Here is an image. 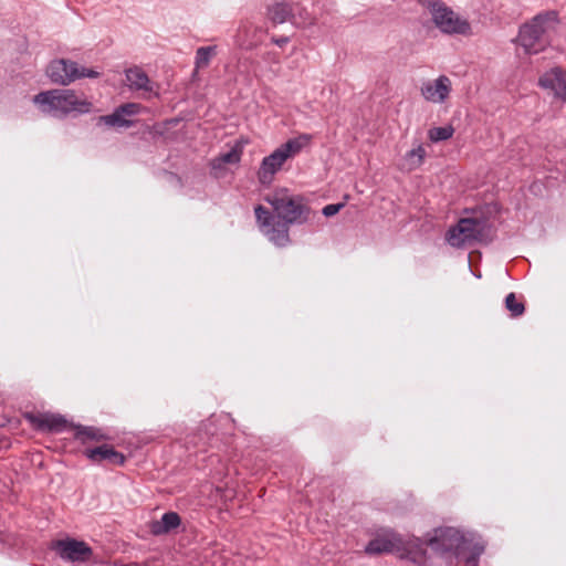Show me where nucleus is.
<instances>
[{
	"instance_id": "1",
	"label": "nucleus",
	"mask_w": 566,
	"mask_h": 566,
	"mask_svg": "<svg viewBox=\"0 0 566 566\" xmlns=\"http://www.w3.org/2000/svg\"><path fill=\"white\" fill-rule=\"evenodd\" d=\"M264 200L276 216L262 206L255 208V217L261 232L275 245L285 247L290 242L289 227L304 223L310 219L311 209L304 198L291 193L287 188H279L268 193Z\"/></svg>"
},
{
	"instance_id": "2",
	"label": "nucleus",
	"mask_w": 566,
	"mask_h": 566,
	"mask_svg": "<svg viewBox=\"0 0 566 566\" xmlns=\"http://www.w3.org/2000/svg\"><path fill=\"white\" fill-rule=\"evenodd\" d=\"M365 552L369 555L396 554L400 558L410 559L413 563L424 560L426 549L420 538L405 539L392 530H386L373 538L366 546Z\"/></svg>"
},
{
	"instance_id": "3",
	"label": "nucleus",
	"mask_w": 566,
	"mask_h": 566,
	"mask_svg": "<svg viewBox=\"0 0 566 566\" xmlns=\"http://www.w3.org/2000/svg\"><path fill=\"white\" fill-rule=\"evenodd\" d=\"M557 23V12L545 11L538 13L521 27L517 43L526 53L537 54L549 45V33L555 30Z\"/></svg>"
},
{
	"instance_id": "4",
	"label": "nucleus",
	"mask_w": 566,
	"mask_h": 566,
	"mask_svg": "<svg viewBox=\"0 0 566 566\" xmlns=\"http://www.w3.org/2000/svg\"><path fill=\"white\" fill-rule=\"evenodd\" d=\"M43 113L54 116H64L72 112L87 113L91 109V103L80 97L72 90H50L41 92L33 97Z\"/></svg>"
},
{
	"instance_id": "5",
	"label": "nucleus",
	"mask_w": 566,
	"mask_h": 566,
	"mask_svg": "<svg viewBox=\"0 0 566 566\" xmlns=\"http://www.w3.org/2000/svg\"><path fill=\"white\" fill-rule=\"evenodd\" d=\"M312 136L301 134L289 139L277 147L269 156L264 157L258 170V179L262 185L272 182L274 175L280 171L286 160L298 155L305 147L311 144Z\"/></svg>"
},
{
	"instance_id": "6",
	"label": "nucleus",
	"mask_w": 566,
	"mask_h": 566,
	"mask_svg": "<svg viewBox=\"0 0 566 566\" xmlns=\"http://www.w3.org/2000/svg\"><path fill=\"white\" fill-rule=\"evenodd\" d=\"M491 227L484 219L462 218L457 226L449 229L446 239L452 247L460 248L490 239Z\"/></svg>"
},
{
	"instance_id": "7",
	"label": "nucleus",
	"mask_w": 566,
	"mask_h": 566,
	"mask_svg": "<svg viewBox=\"0 0 566 566\" xmlns=\"http://www.w3.org/2000/svg\"><path fill=\"white\" fill-rule=\"evenodd\" d=\"M427 9L431 15L434 27L444 34L471 35L470 22L454 12L441 0H430Z\"/></svg>"
},
{
	"instance_id": "8",
	"label": "nucleus",
	"mask_w": 566,
	"mask_h": 566,
	"mask_svg": "<svg viewBox=\"0 0 566 566\" xmlns=\"http://www.w3.org/2000/svg\"><path fill=\"white\" fill-rule=\"evenodd\" d=\"M422 543L437 554H452L457 558L463 556L468 549V542L458 530L452 527L436 530L434 535Z\"/></svg>"
},
{
	"instance_id": "9",
	"label": "nucleus",
	"mask_w": 566,
	"mask_h": 566,
	"mask_svg": "<svg viewBox=\"0 0 566 566\" xmlns=\"http://www.w3.org/2000/svg\"><path fill=\"white\" fill-rule=\"evenodd\" d=\"M46 75L55 84L69 85L77 78H95L99 73L94 70L80 67L76 62L60 59L54 60L49 64L46 67Z\"/></svg>"
},
{
	"instance_id": "10",
	"label": "nucleus",
	"mask_w": 566,
	"mask_h": 566,
	"mask_svg": "<svg viewBox=\"0 0 566 566\" xmlns=\"http://www.w3.org/2000/svg\"><path fill=\"white\" fill-rule=\"evenodd\" d=\"M52 547L62 559L72 563H84L93 556L92 548L85 542L74 538L59 539Z\"/></svg>"
},
{
	"instance_id": "11",
	"label": "nucleus",
	"mask_w": 566,
	"mask_h": 566,
	"mask_svg": "<svg viewBox=\"0 0 566 566\" xmlns=\"http://www.w3.org/2000/svg\"><path fill=\"white\" fill-rule=\"evenodd\" d=\"M421 95L431 103H443L451 92V81L446 75H440L434 81H427L421 85Z\"/></svg>"
},
{
	"instance_id": "12",
	"label": "nucleus",
	"mask_w": 566,
	"mask_h": 566,
	"mask_svg": "<svg viewBox=\"0 0 566 566\" xmlns=\"http://www.w3.org/2000/svg\"><path fill=\"white\" fill-rule=\"evenodd\" d=\"M27 420L38 430L59 433L67 428V421L53 413H28Z\"/></svg>"
},
{
	"instance_id": "13",
	"label": "nucleus",
	"mask_w": 566,
	"mask_h": 566,
	"mask_svg": "<svg viewBox=\"0 0 566 566\" xmlns=\"http://www.w3.org/2000/svg\"><path fill=\"white\" fill-rule=\"evenodd\" d=\"M128 87L133 91H142L144 94L158 96V84L153 82L148 75L138 66L129 67L125 71Z\"/></svg>"
},
{
	"instance_id": "14",
	"label": "nucleus",
	"mask_w": 566,
	"mask_h": 566,
	"mask_svg": "<svg viewBox=\"0 0 566 566\" xmlns=\"http://www.w3.org/2000/svg\"><path fill=\"white\" fill-rule=\"evenodd\" d=\"M538 84L545 90H551L556 97L566 99V72L560 67H554L544 73Z\"/></svg>"
},
{
	"instance_id": "15",
	"label": "nucleus",
	"mask_w": 566,
	"mask_h": 566,
	"mask_svg": "<svg viewBox=\"0 0 566 566\" xmlns=\"http://www.w3.org/2000/svg\"><path fill=\"white\" fill-rule=\"evenodd\" d=\"M85 454L93 462L107 461L115 465H123L125 462V455L120 452H117L109 444H102L93 449H87Z\"/></svg>"
},
{
	"instance_id": "16",
	"label": "nucleus",
	"mask_w": 566,
	"mask_h": 566,
	"mask_svg": "<svg viewBox=\"0 0 566 566\" xmlns=\"http://www.w3.org/2000/svg\"><path fill=\"white\" fill-rule=\"evenodd\" d=\"M268 15L273 23H284L285 21H291L294 24L297 23L294 8L284 2H275L269 6Z\"/></svg>"
},
{
	"instance_id": "17",
	"label": "nucleus",
	"mask_w": 566,
	"mask_h": 566,
	"mask_svg": "<svg viewBox=\"0 0 566 566\" xmlns=\"http://www.w3.org/2000/svg\"><path fill=\"white\" fill-rule=\"evenodd\" d=\"M180 516L175 512L165 513L159 521L150 524V532L154 535H163L171 532L180 525Z\"/></svg>"
},
{
	"instance_id": "18",
	"label": "nucleus",
	"mask_w": 566,
	"mask_h": 566,
	"mask_svg": "<svg viewBox=\"0 0 566 566\" xmlns=\"http://www.w3.org/2000/svg\"><path fill=\"white\" fill-rule=\"evenodd\" d=\"M426 155L427 151L422 145H419L418 147L407 151L403 157L405 167L408 170H415L419 168L423 164Z\"/></svg>"
},
{
	"instance_id": "19",
	"label": "nucleus",
	"mask_w": 566,
	"mask_h": 566,
	"mask_svg": "<svg viewBox=\"0 0 566 566\" xmlns=\"http://www.w3.org/2000/svg\"><path fill=\"white\" fill-rule=\"evenodd\" d=\"M75 439L86 443L88 441H102L106 439V436L101 429L94 427H77L75 431Z\"/></svg>"
},
{
	"instance_id": "20",
	"label": "nucleus",
	"mask_w": 566,
	"mask_h": 566,
	"mask_svg": "<svg viewBox=\"0 0 566 566\" xmlns=\"http://www.w3.org/2000/svg\"><path fill=\"white\" fill-rule=\"evenodd\" d=\"M241 155L242 150L238 147H233L228 153L221 154L219 157L214 158L211 166L213 169H219L223 165L238 164L241 160Z\"/></svg>"
},
{
	"instance_id": "21",
	"label": "nucleus",
	"mask_w": 566,
	"mask_h": 566,
	"mask_svg": "<svg viewBox=\"0 0 566 566\" xmlns=\"http://www.w3.org/2000/svg\"><path fill=\"white\" fill-rule=\"evenodd\" d=\"M216 54V46H201L196 52V67L203 69L210 63L211 57Z\"/></svg>"
},
{
	"instance_id": "22",
	"label": "nucleus",
	"mask_w": 566,
	"mask_h": 566,
	"mask_svg": "<svg viewBox=\"0 0 566 566\" xmlns=\"http://www.w3.org/2000/svg\"><path fill=\"white\" fill-rule=\"evenodd\" d=\"M454 129L452 126L433 127L428 132L429 139L433 143L447 140L452 137Z\"/></svg>"
},
{
	"instance_id": "23",
	"label": "nucleus",
	"mask_w": 566,
	"mask_h": 566,
	"mask_svg": "<svg viewBox=\"0 0 566 566\" xmlns=\"http://www.w3.org/2000/svg\"><path fill=\"white\" fill-rule=\"evenodd\" d=\"M505 307L511 312L513 317L521 316L525 311L523 302L517 300L515 293H510L506 295Z\"/></svg>"
},
{
	"instance_id": "24",
	"label": "nucleus",
	"mask_w": 566,
	"mask_h": 566,
	"mask_svg": "<svg viewBox=\"0 0 566 566\" xmlns=\"http://www.w3.org/2000/svg\"><path fill=\"white\" fill-rule=\"evenodd\" d=\"M123 116L122 112L117 108L113 114L103 116L101 119L109 126H129L130 122L124 119Z\"/></svg>"
},
{
	"instance_id": "25",
	"label": "nucleus",
	"mask_w": 566,
	"mask_h": 566,
	"mask_svg": "<svg viewBox=\"0 0 566 566\" xmlns=\"http://www.w3.org/2000/svg\"><path fill=\"white\" fill-rule=\"evenodd\" d=\"M123 115L133 116L143 109V106L138 103H126L118 107Z\"/></svg>"
},
{
	"instance_id": "26",
	"label": "nucleus",
	"mask_w": 566,
	"mask_h": 566,
	"mask_svg": "<svg viewBox=\"0 0 566 566\" xmlns=\"http://www.w3.org/2000/svg\"><path fill=\"white\" fill-rule=\"evenodd\" d=\"M344 207V203H332L327 205L323 208V214L325 217H333L339 212V210Z\"/></svg>"
},
{
	"instance_id": "27",
	"label": "nucleus",
	"mask_w": 566,
	"mask_h": 566,
	"mask_svg": "<svg viewBox=\"0 0 566 566\" xmlns=\"http://www.w3.org/2000/svg\"><path fill=\"white\" fill-rule=\"evenodd\" d=\"M482 553V547L474 546V552L465 557V565L467 566H478V556Z\"/></svg>"
},
{
	"instance_id": "28",
	"label": "nucleus",
	"mask_w": 566,
	"mask_h": 566,
	"mask_svg": "<svg viewBox=\"0 0 566 566\" xmlns=\"http://www.w3.org/2000/svg\"><path fill=\"white\" fill-rule=\"evenodd\" d=\"M272 41L279 45V46H283L284 44L287 43L289 39L285 38V36H282V38H273Z\"/></svg>"
}]
</instances>
